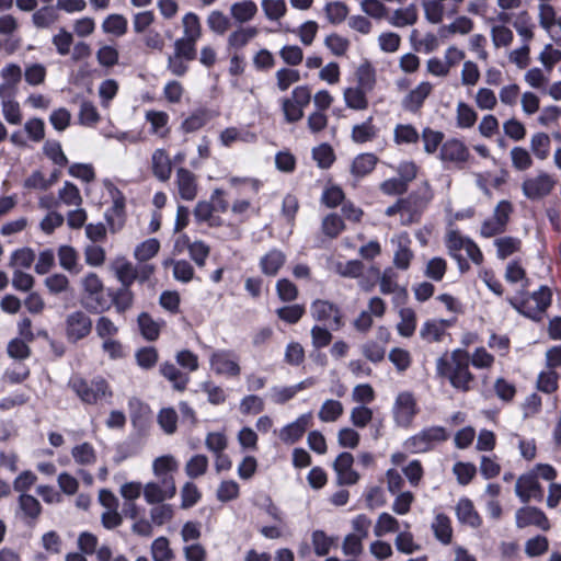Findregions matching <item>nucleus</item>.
I'll return each instance as SVG.
<instances>
[{"label":"nucleus","instance_id":"f257e3e1","mask_svg":"<svg viewBox=\"0 0 561 561\" xmlns=\"http://www.w3.org/2000/svg\"><path fill=\"white\" fill-rule=\"evenodd\" d=\"M436 373L446 378L453 388L468 392L474 383V375L470 371L469 354L465 350H454L449 356H442L436 360Z\"/></svg>","mask_w":561,"mask_h":561},{"label":"nucleus","instance_id":"f03ea898","mask_svg":"<svg viewBox=\"0 0 561 561\" xmlns=\"http://www.w3.org/2000/svg\"><path fill=\"white\" fill-rule=\"evenodd\" d=\"M69 386L80 400L88 404H96L112 397L110 385L102 377H95L90 381L75 377L70 380Z\"/></svg>","mask_w":561,"mask_h":561},{"label":"nucleus","instance_id":"7ed1b4c3","mask_svg":"<svg viewBox=\"0 0 561 561\" xmlns=\"http://www.w3.org/2000/svg\"><path fill=\"white\" fill-rule=\"evenodd\" d=\"M448 438L447 432L442 426H432L422 430L404 442V447L412 454L426 453L437 444Z\"/></svg>","mask_w":561,"mask_h":561},{"label":"nucleus","instance_id":"20e7f679","mask_svg":"<svg viewBox=\"0 0 561 561\" xmlns=\"http://www.w3.org/2000/svg\"><path fill=\"white\" fill-rule=\"evenodd\" d=\"M508 301L519 313L530 319H540L541 313L551 304V293L547 287H541L538 291H535L530 297L524 300L511 298Z\"/></svg>","mask_w":561,"mask_h":561},{"label":"nucleus","instance_id":"39448f33","mask_svg":"<svg viewBox=\"0 0 561 561\" xmlns=\"http://www.w3.org/2000/svg\"><path fill=\"white\" fill-rule=\"evenodd\" d=\"M85 298V307L93 312H102L108 309L103 299L104 284L98 274L90 272L80 279Z\"/></svg>","mask_w":561,"mask_h":561},{"label":"nucleus","instance_id":"423d86ee","mask_svg":"<svg viewBox=\"0 0 561 561\" xmlns=\"http://www.w3.org/2000/svg\"><path fill=\"white\" fill-rule=\"evenodd\" d=\"M210 369L218 376L237 378L241 374L240 358L231 350H215L209 356Z\"/></svg>","mask_w":561,"mask_h":561},{"label":"nucleus","instance_id":"0eeeda50","mask_svg":"<svg viewBox=\"0 0 561 561\" xmlns=\"http://www.w3.org/2000/svg\"><path fill=\"white\" fill-rule=\"evenodd\" d=\"M417 403L409 391L398 393L392 405V416L397 426L409 428L417 414Z\"/></svg>","mask_w":561,"mask_h":561},{"label":"nucleus","instance_id":"6e6552de","mask_svg":"<svg viewBox=\"0 0 561 561\" xmlns=\"http://www.w3.org/2000/svg\"><path fill=\"white\" fill-rule=\"evenodd\" d=\"M556 185L553 176L545 171L526 178L522 183V192L529 199H540L549 195Z\"/></svg>","mask_w":561,"mask_h":561},{"label":"nucleus","instance_id":"1a4fd4ad","mask_svg":"<svg viewBox=\"0 0 561 561\" xmlns=\"http://www.w3.org/2000/svg\"><path fill=\"white\" fill-rule=\"evenodd\" d=\"M91 330L92 320L84 311L77 310L66 317L65 332L69 342L76 343L87 337Z\"/></svg>","mask_w":561,"mask_h":561},{"label":"nucleus","instance_id":"9d476101","mask_svg":"<svg viewBox=\"0 0 561 561\" xmlns=\"http://www.w3.org/2000/svg\"><path fill=\"white\" fill-rule=\"evenodd\" d=\"M176 493L174 478H165L144 485V497L148 504H160L172 499Z\"/></svg>","mask_w":561,"mask_h":561},{"label":"nucleus","instance_id":"9b49d317","mask_svg":"<svg viewBox=\"0 0 561 561\" xmlns=\"http://www.w3.org/2000/svg\"><path fill=\"white\" fill-rule=\"evenodd\" d=\"M432 92L433 84L430 81H421L402 98L401 107L405 112L416 114L421 111Z\"/></svg>","mask_w":561,"mask_h":561},{"label":"nucleus","instance_id":"f8f14e48","mask_svg":"<svg viewBox=\"0 0 561 561\" xmlns=\"http://www.w3.org/2000/svg\"><path fill=\"white\" fill-rule=\"evenodd\" d=\"M465 0H422L421 5L424 12L425 20L431 24H439L444 21L447 14V4H453L450 14L457 12V8Z\"/></svg>","mask_w":561,"mask_h":561},{"label":"nucleus","instance_id":"ddd939ff","mask_svg":"<svg viewBox=\"0 0 561 561\" xmlns=\"http://www.w3.org/2000/svg\"><path fill=\"white\" fill-rule=\"evenodd\" d=\"M310 312L313 319L328 322L335 330L343 325L340 309L328 300L318 299L313 301L310 307Z\"/></svg>","mask_w":561,"mask_h":561},{"label":"nucleus","instance_id":"4468645a","mask_svg":"<svg viewBox=\"0 0 561 561\" xmlns=\"http://www.w3.org/2000/svg\"><path fill=\"white\" fill-rule=\"evenodd\" d=\"M470 157L469 149L458 139H448L440 147L439 159L445 163L462 167Z\"/></svg>","mask_w":561,"mask_h":561},{"label":"nucleus","instance_id":"2eb2a0df","mask_svg":"<svg viewBox=\"0 0 561 561\" xmlns=\"http://www.w3.org/2000/svg\"><path fill=\"white\" fill-rule=\"evenodd\" d=\"M515 494L523 503H528L533 499H541L542 488L536 479V473L528 471L522 474L516 481Z\"/></svg>","mask_w":561,"mask_h":561},{"label":"nucleus","instance_id":"dca6fc26","mask_svg":"<svg viewBox=\"0 0 561 561\" xmlns=\"http://www.w3.org/2000/svg\"><path fill=\"white\" fill-rule=\"evenodd\" d=\"M179 196L184 201H193L198 193L197 176L186 168H178L174 180Z\"/></svg>","mask_w":561,"mask_h":561},{"label":"nucleus","instance_id":"f3484780","mask_svg":"<svg viewBox=\"0 0 561 561\" xmlns=\"http://www.w3.org/2000/svg\"><path fill=\"white\" fill-rule=\"evenodd\" d=\"M354 457L350 453H341L333 462L337 483L352 485L359 480V474L353 469Z\"/></svg>","mask_w":561,"mask_h":561},{"label":"nucleus","instance_id":"a211bd4d","mask_svg":"<svg viewBox=\"0 0 561 561\" xmlns=\"http://www.w3.org/2000/svg\"><path fill=\"white\" fill-rule=\"evenodd\" d=\"M515 522L518 528H525L528 526H537L542 530L550 528L549 520L546 514L534 506H525L516 511Z\"/></svg>","mask_w":561,"mask_h":561},{"label":"nucleus","instance_id":"6ab92c4d","mask_svg":"<svg viewBox=\"0 0 561 561\" xmlns=\"http://www.w3.org/2000/svg\"><path fill=\"white\" fill-rule=\"evenodd\" d=\"M311 412L301 414L294 422L287 424L279 431V438L283 443L291 445L298 442L306 430L311 425Z\"/></svg>","mask_w":561,"mask_h":561},{"label":"nucleus","instance_id":"aec40b11","mask_svg":"<svg viewBox=\"0 0 561 561\" xmlns=\"http://www.w3.org/2000/svg\"><path fill=\"white\" fill-rule=\"evenodd\" d=\"M181 247L187 248L190 257L195 262L197 266H205L206 260L210 253V248L204 241H191L186 234H183L175 242V248L180 251Z\"/></svg>","mask_w":561,"mask_h":561},{"label":"nucleus","instance_id":"412c9836","mask_svg":"<svg viewBox=\"0 0 561 561\" xmlns=\"http://www.w3.org/2000/svg\"><path fill=\"white\" fill-rule=\"evenodd\" d=\"M259 33L260 31L256 26L240 25L228 35L227 48L238 53L254 39Z\"/></svg>","mask_w":561,"mask_h":561},{"label":"nucleus","instance_id":"4be33fe9","mask_svg":"<svg viewBox=\"0 0 561 561\" xmlns=\"http://www.w3.org/2000/svg\"><path fill=\"white\" fill-rule=\"evenodd\" d=\"M106 222L112 233L119 231L125 224V198L119 193L113 197V204L105 214Z\"/></svg>","mask_w":561,"mask_h":561},{"label":"nucleus","instance_id":"5701e85b","mask_svg":"<svg viewBox=\"0 0 561 561\" xmlns=\"http://www.w3.org/2000/svg\"><path fill=\"white\" fill-rule=\"evenodd\" d=\"M256 139V134L245 127H227L219 135V141L224 147H231L238 142L253 144Z\"/></svg>","mask_w":561,"mask_h":561},{"label":"nucleus","instance_id":"b1692460","mask_svg":"<svg viewBox=\"0 0 561 561\" xmlns=\"http://www.w3.org/2000/svg\"><path fill=\"white\" fill-rule=\"evenodd\" d=\"M152 174L161 182H167L172 173V161L168 152L162 149H156L151 154Z\"/></svg>","mask_w":561,"mask_h":561},{"label":"nucleus","instance_id":"393cba45","mask_svg":"<svg viewBox=\"0 0 561 561\" xmlns=\"http://www.w3.org/2000/svg\"><path fill=\"white\" fill-rule=\"evenodd\" d=\"M393 27L403 28L414 25L419 20V10L415 3L398 8L387 18Z\"/></svg>","mask_w":561,"mask_h":561},{"label":"nucleus","instance_id":"a878e982","mask_svg":"<svg viewBox=\"0 0 561 561\" xmlns=\"http://www.w3.org/2000/svg\"><path fill=\"white\" fill-rule=\"evenodd\" d=\"M257 5L252 0L237 1L229 9L232 20L240 25L251 22L257 14Z\"/></svg>","mask_w":561,"mask_h":561},{"label":"nucleus","instance_id":"bb28decb","mask_svg":"<svg viewBox=\"0 0 561 561\" xmlns=\"http://www.w3.org/2000/svg\"><path fill=\"white\" fill-rule=\"evenodd\" d=\"M455 510L456 516L461 524H466L472 528H478L481 525V517L469 499H460Z\"/></svg>","mask_w":561,"mask_h":561},{"label":"nucleus","instance_id":"cd10ccee","mask_svg":"<svg viewBox=\"0 0 561 561\" xmlns=\"http://www.w3.org/2000/svg\"><path fill=\"white\" fill-rule=\"evenodd\" d=\"M369 91L359 87H348L343 91V100L347 108L365 111L369 106L367 94Z\"/></svg>","mask_w":561,"mask_h":561},{"label":"nucleus","instance_id":"c85d7f7f","mask_svg":"<svg viewBox=\"0 0 561 561\" xmlns=\"http://www.w3.org/2000/svg\"><path fill=\"white\" fill-rule=\"evenodd\" d=\"M447 321L444 320H427L420 329V336L426 343H434L443 341L446 334Z\"/></svg>","mask_w":561,"mask_h":561},{"label":"nucleus","instance_id":"c756f323","mask_svg":"<svg viewBox=\"0 0 561 561\" xmlns=\"http://www.w3.org/2000/svg\"><path fill=\"white\" fill-rule=\"evenodd\" d=\"M138 329L144 339L156 341L159 335L163 321L154 320L149 313L141 312L137 318Z\"/></svg>","mask_w":561,"mask_h":561},{"label":"nucleus","instance_id":"7c9ffc66","mask_svg":"<svg viewBox=\"0 0 561 561\" xmlns=\"http://www.w3.org/2000/svg\"><path fill=\"white\" fill-rule=\"evenodd\" d=\"M492 21L494 23L491 25L490 36L494 48L510 47L514 41L513 31L505 25L506 23L495 22L494 19Z\"/></svg>","mask_w":561,"mask_h":561},{"label":"nucleus","instance_id":"2f4dec72","mask_svg":"<svg viewBox=\"0 0 561 561\" xmlns=\"http://www.w3.org/2000/svg\"><path fill=\"white\" fill-rule=\"evenodd\" d=\"M101 28L104 34L122 37L127 33L128 21L123 14H108L102 22Z\"/></svg>","mask_w":561,"mask_h":561},{"label":"nucleus","instance_id":"473e14b6","mask_svg":"<svg viewBox=\"0 0 561 561\" xmlns=\"http://www.w3.org/2000/svg\"><path fill=\"white\" fill-rule=\"evenodd\" d=\"M160 374L167 378L178 391L185 390L190 377L183 374L174 364L165 362L160 365Z\"/></svg>","mask_w":561,"mask_h":561},{"label":"nucleus","instance_id":"72a5a7b5","mask_svg":"<svg viewBox=\"0 0 561 561\" xmlns=\"http://www.w3.org/2000/svg\"><path fill=\"white\" fill-rule=\"evenodd\" d=\"M356 87L371 92L375 89L377 77L376 69L368 60L363 61L355 70Z\"/></svg>","mask_w":561,"mask_h":561},{"label":"nucleus","instance_id":"f704fd0d","mask_svg":"<svg viewBox=\"0 0 561 561\" xmlns=\"http://www.w3.org/2000/svg\"><path fill=\"white\" fill-rule=\"evenodd\" d=\"M179 468L178 460L172 455L157 457L152 462V472L158 480L173 478L172 473Z\"/></svg>","mask_w":561,"mask_h":561},{"label":"nucleus","instance_id":"c9c22d12","mask_svg":"<svg viewBox=\"0 0 561 561\" xmlns=\"http://www.w3.org/2000/svg\"><path fill=\"white\" fill-rule=\"evenodd\" d=\"M58 203L67 207H79L82 205L83 198L80 190L72 182L66 181L58 190Z\"/></svg>","mask_w":561,"mask_h":561},{"label":"nucleus","instance_id":"e433bc0d","mask_svg":"<svg viewBox=\"0 0 561 561\" xmlns=\"http://www.w3.org/2000/svg\"><path fill=\"white\" fill-rule=\"evenodd\" d=\"M113 270L122 286L130 287L136 280V266L125 257H117L113 263Z\"/></svg>","mask_w":561,"mask_h":561},{"label":"nucleus","instance_id":"4c0bfd02","mask_svg":"<svg viewBox=\"0 0 561 561\" xmlns=\"http://www.w3.org/2000/svg\"><path fill=\"white\" fill-rule=\"evenodd\" d=\"M146 121L150 124V131L161 138L169 134L168 123L169 115L163 111H147L145 114Z\"/></svg>","mask_w":561,"mask_h":561},{"label":"nucleus","instance_id":"58836bf2","mask_svg":"<svg viewBox=\"0 0 561 561\" xmlns=\"http://www.w3.org/2000/svg\"><path fill=\"white\" fill-rule=\"evenodd\" d=\"M432 529L437 540H439L444 545H448L453 538V528L450 518L445 514H436L433 523Z\"/></svg>","mask_w":561,"mask_h":561},{"label":"nucleus","instance_id":"ea45409f","mask_svg":"<svg viewBox=\"0 0 561 561\" xmlns=\"http://www.w3.org/2000/svg\"><path fill=\"white\" fill-rule=\"evenodd\" d=\"M285 255L279 250H271L260 261V266L265 275L274 276L285 263Z\"/></svg>","mask_w":561,"mask_h":561},{"label":"nucleus","instance_id":"a19ab883","mask_svg":"<svg viewBox=\"0 0 561 561\" xmlns=\"http://www.w3.org/2000/svg\"><path fill=\"white\" fill-rule=\"evenodd\" d=\"M529 146L534 156L540 161L548 159L550 156L551 140L546 133H535L530 138Z\"/></svg>","mask_w":561,"mask_h":561},{"label":"nucleus","instance_id":"79ce46f5","mask_svg":"<svg viewBox=\"0 0 561 561\" xmlns=\"http://www.w3.org/2000/svg\"><path fill=\"white\" fill-rule=\"evenodd\" d=\"M57 255H58V260H59V265L70 272V273H79L80 272V267H79V253L77 252V250L73 248V247H70V245H60L58 248V252H57Z\"/></svg>","mask_w":561,"mask_h":561},{"label":"nucleus","instance_id":"37998d69","mask_svg":"<svg viewBox=\"0 0 561 561\" xmlns=\"http://www.w3.org/2000/svg\"><path fill=\"white\" fill-rule=\"evenodd\" d=\"M183 35L181 37L199 41L203 34L202 24L198 15L194 12H187L181 20Z\"/></svg>","mask_w":561,"mask_h":561},{"label":"nucleus","instance_id":"c03bdc74","mask_svg":"<svg viewBox=\"0 0 561 561\" xmlns=\"http://www.w3.org/2000/svg\"><path fill=\"white\" fill-rule=\"evenodd\" d=\"M377 158L373 153H360L352 162L351 172L356 178H364L376 167Z\"/></svg>","mask_w":561,"mask_h":561},{"label":"nucleus","instance_id":"a18cd8bd","mask_svg":"<svg viewBox=\"0 0 561 561\" xmlns=\"http://www.w3.org/2000/svg\"><path fill=\"white\" fill-rule=\"evenodd\" d=\"M400 321L397 323V331L403 337H411L416 329V313L411 308H401L399 311Z\"/></svg>","mask_w":561,"mask_h":561},{"label":"nucleus","instance_id":"49530a36","mask_svg":"<svg viewBox=\"0 0 561 561\" xmlns=\"http://www.w3.org/2000/svg\"><path fill=\"white\" fill-rule=\"evenodd\" d=\"M344 413L343 404L333 399L325 400L318 412V417L325 423L336 422Z\"/></svg>","mask_w":561,"mask_h":561},{"label":"nucleus","instance_id":"de8ad7c7","mask_svg":"<svg viewBox=\"0 0 561 561\" xmlns=\"http://www.w3.org/2000/svg\"><path fill=\"white\" fill-rule=\"evenodd\" d=\"M512 167L519 172L529 170L534 165L531 153L524 147L516 146L510 151Z\"/></svg>","mask_w":561,"mask_h":561},{"label":"nucleus","instance_id":"09e8293b","mask_svg":"<svg viewBox=\"0 0 561 561\" xmlns=\"http://www.w3.org/2000/svg\"><path fill=\"white\" fill-rule=\"evenodd\" d=\"M71 456L80 466H92L96 462V453L90 443H81L71 449Z\"/></svg>","mask_w":561,"mask_h":561},{"label":"nucleus","instance_id":"8fccbe9b","mask_svg":"<svg viewBox=\"0 0 561 561\" xmlns=\"http://www.w3.org/2000/svg\"><path fill=\"white\" fill-rule=\"evenodd\" d=\"M515 31L522 38L523 44H529L535 36V24L531 22L529 14L524 11L518 15V19L513 23Z\"/></svg>","mask_w":561,"mask_h":561},{"label":"nucleus","instance_id":"3c124183","mask_svg":"<svg viewBox=\"0 0 561 561\" xmlns=\"http://www.w3.org/2000/svg\"><path fill=\"white\" fill-rule=\"evenodd\" d=\"M400 523L399 520L389 513L379 514L376 524L374 526V534L376 537H382L390 533L399 531Z\"/></svg>","mask_w":561,"mask_h":561},{"label":"nucleus","instance_id":"603ef678","mask_svg":"<svg viewBox=\"0 0 561 561\" xmlns=\"http://www.w3.org/2000/svg\"><path fill=\"white\" fill-rule=\"evenodd\" d=\"M377 129L373 124V117H369L362 124H357L352 128V140L356 144L367 142L376 137Z\"/></svg>","mask_w":561,"mask_h":561},{"label":"nucleus","instance_id":"864d4df0","mask_svg":"<svg viewBox=\"0 0 561 561\" xmlns=\"http://www.w3.org/2000/svg\"><path fill=\"white\" fill-rule=\"evenodd\" d=\"M150 550L153 561H171L174 558V553L170 548V541L163 536L152 541Z\"/></svg>","mask_w":561,"mask_h":561},{"label":"nucleus","instance_id":"5fc2aeb1","mask_svg":"<svg viewBox=\"0 0 561 561\" xmlns=\"http://www.w3.org/2000/svg\"><path fill=\"white\" fill-rule=\"evenodd\" d=\"M507 59L511 64L515 65L517 69L524 70L526 69L531 61L530 58V45L527 43L522 44V46L512 49L507 53Z\"/></svg>","mask_w":561,"mask_h":561},{"label":"nucleus","instance_id":"6e6d98bb","mask_svg":"<svg viewBox=\"0 0 561 561\" xmlns=\"http://www.w3.org/2000/svg\"><path fill=\"white\" fill-rule=\"evenodd\" d=\"M208 469V458L205 455L197 454L191 457L185 463V473L192 478L196 479L206 473Z\"/></svg>","mask_w":561,"mask_h":561},{"label":"nucleus","instance_id":"4d7b16f0","mask_svg":"<svg viewBox=\"0 0 561 561\" xmlns=\"http://www.w3.org/2000/svg\"><path fill=\"white\" fill-rule=\"evenodd\" d=\"M23 75L27 84L36 87L45 82L47 69L42 64H26Z\"/></svg>","mask_w":561,"mask_h":561},{"label":"nucleus","instance_id":"13d9d810","mask_svg":"<svg viewBox=\"0 0 561 561\" xmlns=\"http://www.w3.org/2000/svg\"><path fill=\"white\" fill-rule=\"evenodd\" d=\"M476 111L465 102H458L456 107L457 126L460 128H470L477 122Z\"/></svg>","mask_w":561,"mask_h":561},{"label":"nucleus","instance_id":"bf43d9fd","mask_svg":"<svg viewBox=\"0 0 561 561\" xmlns=\"http://www.w3.org/2000/svg\"><path fill=\"white\" fill-rule=\"evenodd\" d=\"M393 138L398 145L416 144L420 136L414 126L410 124H399L394 127Z\"/></svg>","mask_w":561,"mask_h":561},{"label":"nucleus","instance_id":"052dcab7","mask_svg":"<svg viewBox=\"0 0 561 561\" xmlns=\"http://www.w3.org/2000/svg\"><path fill=\"white\" fill-rule=\"evenodd\" d=\"M1 77L4 82L0 85V95H3L7 89L14 88L22 78V69L15 64H10L1 70Z\"/></svg>","mask_w":561,"mask_h":561},{"label":"nucleus","instance_id":"680f3d73","mask_svg":"<svg viewBox=\"0 0 561 561\" xmlns=\"http://www.w3.org/2000/svg\"><path fill=\"white\" fill-rule=\"evenodd\" d=\"M312 158L321 169H329L335 160L332 147L328 144H321L312 149Z\"/></svg>","mask_w":561,"mask_h":561},{"label":"nucleus","instance_id":"e2e57ef3","mask_svg":"<svg viewBox=\"0 0 561 561\" xmlns=\"http://www.w3.org/2000/svg\"><path fill=\"white\" fill-rule=\"evenodd\" d=\"M495 396L503 402H512L516 396V386L510 380L499 377L493 383Z\"/></svg>","mask_w":561,"mask_h":561},{"label":"nucleus","instance_id":"0e129e2a","mask_svg":"<svg viewBox=\"0 0 561 561\" xmlns=\"http://www.w3.org/2000/svg\"><path fill=\"white\" fill-rule=\"evenodd\" d=\"M495 357L484 347H477L469 354V365L477 369H490L494 365Z\"/></svg>","mask_w":561,"mask_h":561},{"label":"nucleus","instance_id":"69168bd1","mask_svg":"<svg viewBox=\"0 0 561 561\" xmlns=\"http://www.w3.org/2000/svg\"><path fill=\"white\" fill-rule=\"evenodd\" d=\"M160 249V242L156 238H150L139 245L134 251V256L139 262H146L152 259Z\"/></svg>","mask_w":561,"mask_h":561},{"label":"nucleus","instance_id":"338daca9","mask_svg":"<svg viewBox=\"0 0 561 561\" xmlns=\"http://www.w3.org/2000/svg\"><path fill=\"white\" fill-rule=\"evenodd\" d=\"M481 77L478 65L472 60H466L460 72V82L463 87L472 88L477 85Z\"/></svg>","mask_w":561,"mask_h":561},{"label":"nucleus","instance_id":"774afa93","mask_svg":"<svg viewBox=\"0 0 561 561\" xmlns=\"http://www.w3.org/2000/svg\"><path fill=\"white\" fill-rule=\"evenodd\" d=\"M497 256L502 260L514 254L520 249V240L514 237H502L494 241Z\"/></svg>","mask_w":561,"mask_h":561}]
</instances>
